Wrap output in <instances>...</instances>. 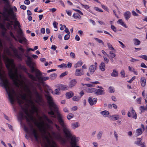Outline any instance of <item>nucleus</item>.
<instances>
[{"mask_svg": "<svg viewBox=\"0 0 147 147\" xmlns=\"http://www.w3.org/2000/svg\"><path fill=\"white\" fill-rule=\"evenodd\" d=\"M20 96H16L18 102L21 107L23 111H20L19 113L18 117L19 120L21 121L24 118L28 122L29 124L31 126V129L32 130V133L35 138V140L37 142H39L40 137L38 134L36 130L33 128L31 124V121L33 120V117L32 115L29 113L28 110L23 108L22 104L24 103V100H27V96L26 94H19Z\"/></svg>", "mask_w": 147, "mask_h": 147, "instance_id": "f257e3e1", "label": "nucleus"}, {"mask_svg": "<svg viewBox=\"0 0 147 147\" xmlns=\"http://www.w3.org/2000/svg\"><path fill=\"white\" fill-rule=\"evenodd\" d=\"M36 81L31 80L28 82V86H26L27 91L29 95L32 94V92L35 95L36 98V102L41 105H43L44 104V101L42 98V96L40 95L36 88L38 86V88L41 93L43 92V90L40 85V83H36Z\"/></svg>", "mask_w": 147, "mask_h": 147, "instance_id": "f03ea898", "label": "nucleus"}, {"mask_svg": "<svg viewBox=\"0 0 147 147\" xmlns=\"http://www.w3.org/2000/svg\"><path fill=\"white\" fill-rule=\"evenodd\" d=\"M22 47V46L21 45H20V47H18V50L20 51L19 52V54H18L17 49L15 48H12V50L13 52L14 55L18 60L21 61L22 60V55H24L27 58V60L26 61V64L30 68L31 70H32L33 72L34 71V68L35 67L36 64L32 61L33 59L30 57L28 52H27V50L26 53H24L25 50Z\"/></svg>", "mask_w": 147, "mask_h": 147, "instance_id": "7ed1b4c3", "label": "nucleus"}, {"mask_svg": "<svg viewBox=\"0 0 147 147\" xmlns=\"http://www.w3.org/2000/svg\"><path fill=\"white\" fill-rule=\"evenodd\" d=\"M6 66L9 70L8 74L10 78L13 80L15 85L17 87H19L20 84L17 81L18 80L16 78V76H17V70L15 73L13 72V69L15 67L14 60L7 58V59Z\"/></svg>", "mask_w": 147, "mask_h": 147, "instance_id": "20e7f679", "label": "nucleus"}, {"mask_svg": "<svg viewBox=\"0 0 147 147\" xmlns=\"http://www.w3.org/2000/svg\"><path fill=\"white\" fill-rule=\"evenodd\" d=\"M45 92L46 94H45V96L46 99L47 101L49 106L52 107L53 108V111H57L58 107L57 106L54 102L53 98L50 94L47 91H45Z\"/></svg>", "mask_w": 147, "mask_h": 147, "instance_id": "39448f33", "label": "nucleus"}, {"mask_svg": "<svg viewBox=\"0 0 147 147\" xmlns=\"http://www.w3.org/2000/svg\"><path fill=\"white\" fill-rule=\"evenodd\" d=\"M32 73H33L34 72L36 73L35 78L36 79V80L35 81H37L38 80V82L40 83H43L44 81H46L49 79V78L47 77H42V73L40 72V71L38 69L34 68V71L32 72V70H31Z\"/></svg>", "mask_w": 147, "mask_h": 147, "instance_id": "423d86ee", "label": "nucleus"}, {"mask_svg": "<svg viewBox=\"0 0 147 147\" xmlns=\"http://www.w3.org/2000/svg\"><path fill=\"white\" fill-rule=\"evenodd\" d=\"M47 126L50 131L51 132V134L55 136L57 139L61 141L62 144H65V140L62 137L61 135V134L60 132L61 130L60 131H59L57 130L58 131L55 132L53 131V128L50 125L47 124Z\"/></svg>", "mask_w": 147, "mask_h": 147, "instance_id": "0eeeda50", "label": "nucleus"}, {"mask_svg": "<svg viewBox=\"0 0 147 147\" xmlns=\"http://www.w3.org/2000/svg\"><path fill=\"white\" fill-rule=\"evenodd\" d=\"M69 139V142L71 147H80L77 145V143L78 141V138H77L75 136L72 135L71 137L68 138Z\"/></svg>", "mask_w": 147, "mask_h": 147, "instance_id": "6e6552de", "label": "nucleus"}, {"mask_svg": "<svg viewBox=\"0 0 147 147\" xmlns=\"http://www.w3.org/2000/svg\"><path fill=\"white\" fill-rule=\"evenodd\" d=\"M19 68L24 71L28 76V77L31 80H36V79L35 76L33 75L30 74L27 71V70L26 66L24 65H20L19 67Z\"/></svg>", "mask_w": 147, "mask_h": 147, "instance_id": "1a4fd4ad", "label": "nucleus"}, {"mask_svg": "<svg viewBox=\"0 0 147 147\" xmlns=\"http://www.w3.org/2000/svg\"><path fill=\"white\" fill-rule=\"evenodd\" d=\"M57 119L59 125L63 128L67 126L66 125L65 122L64 120L60 114L59 113L57 114Z\"/></svg>", "mask_w": 147, "mask_h": 147, "instance_id": "9d476101", "label": "nucleus"}, {"mask_svg": "<svg viewBox=\"0 0 147 147\" xmlns=\"http://www.w3.org/2000/svg\"><path fill=\"white\" fill-rule=\"evenodd\" d=\"M43 117L49 123L52 124L55 126L56 129L59 131H61V127L57 124L53 123L52 120L49 119L47 115H43Z\"/></svg>", "mask_w": 147, "mask_h": 147, "instance_id": "9b49d317", "label": "nucleus"}, {"mask_svg": "<svg viewBox=\"0 0 147 147\" xmlns=\"http://www.w3.org/2000/svg\"><path fill=\"white\" fill-rule=\"evenodd\" d=\"M63 129L64 134L67 138H68L72 135L70 130L67 126L63 128Z\"/></svg>", "mask_w": 147, "mask_h": 147, "instance_id": "f8f14e48", "label": "nucleus"}, {"mask_svg": "<svg viewBox=\"0 0 147 147\" xmlns=\"http://www.w3.org/2000/svg\"><path fill=\"white\" fill-rule=\"evenodd\" d=\"M84 74V71L80 69H76L74 73V75L76 76H80Z\"/></svg>", "mask_w": 147, "mask_h": 147, "instance_id": "ddd939ff", "label": "nucleus"}, {"mask_svg": "<svg viewBox=\"0 0 147 147\" xmlns=\"http://www.w3.org/2000/svg\"><path fill=\"white\" fill-rule=\"evenodd\" d=\"M97 99L96 98H94L92 99L91 97H89L88 99V102L91 106L94 105L96 102Z\"/></svg>", "mask_w": 147, "mask_h": 147, "instance_id": "4468645a", "label": "nucleus"}, {"mask_svg": "<svg viewBox=\"0 0 147 147\" xmlns=\"http://www.w3.org/2000/svg\"><path fill=\"white\" fill-rule=\"evenodd\" d=\"M50 111H49L48 113V114L51 115V117L55 118L56 117V115H55L54 112L52 110V108H53L52 107L49 106Z\"/></svg>", "mask_w": 147, "mask_h": 147, "instance_id": "2eb2a0df", "label": "nucleus"}, {"mask_svg": "<svg viewBox=\"0 0 147 147\" xmlns=\"http://www.w3.org/2000/svg\"><path fill=\"white\" fill-rule=\"evenodd\" d=\"M77 83V81L76 79H74L71 80L69 84V87L70 88H72Z\"/></svg>", "mask_w": 147, "mask_h": 147, "instance_id": "dca6fc26", "label": "nucleus"}, {"mask_svg": "<svg viewBox=\"0 0 147 147\" xmlns=\"http://www.w3.org/2000/svg\"><path fill=\"white\" fill-rule=\"evenodd\" d=\"M96 92H95V94L97 95H102L104 94H105V92L104 90L101 89H96Z\"/></svg>", "mask_w": 147, "mask_h": 147, "instance_id": "f3484780", "label": "nucleus"}, {"mask_svg": "<svg viewBox=\"0 0 147 147\" xmlns=\"http://www.w3.org/2000/svg\"><path fill=\"white\" fill-rule=\"evenodd\" d=\"M96 66L94 65H91L89 68V70L90 74H92L96 69Z\"/></svg>", "mask_w": 147, "mask_h": 147, "instance_id": "a211bd4d", "label": "nucleus"}, {"mask_svg": "<svg viewBox=\"0 0 147 147\" xmlns=\"http://www.w3.org/2000/svg\"><path fill=\"white\" fill-rule=\"evenodd\" d=\"M99 69L102 71H104L105 69V63L102 62L99 65Z\"/></svg>", "mask_w": 147, "mask_h": 147, "instance_id": "6ab92c4d", "label": "nucleus"}, {"mask_svg": "<svg viewBox=\"0 0 147 147\" xmlns=\"http://www.w3.org/2000/svg\"><path fill=\"white\" fill-rule=\"evenodd\" d=\"M131 13L129 11L126 12L124 14V16L126 20H128L130 17Z\"/></svg>", "mask_w": 147, "mask_h": 147, "instance_id": "aec40b11", "label": "nucleus"}, {"mask_svg": "<svg viewBox=\"0 0 147 147\" xmlns=\"http://www.w3.org/2000/svg\"><path fill=\"white\" fill-rule=\"evenodd\" d=\"M66 95L67 98H69L72 97L74 95V94L73 92L70 91L69 92H67L66 94Z\"/></svg>", "mask_w": 147, "mask_h": 147, "instance_id": "412c9836", "label": "nucleus"}, {"mask_svg": "<svg viewBox=\"0 0 147 147\" xmlns=\"http://www.w3.org/2000/svg\"><path fill=\"white\" fill-rule=\"evenodd\" d=\"M146 80L145 78L144 77H142L141 78V84L142 86L143 87H144L146 83Z\"/></svg>", "mask_w": 147, "mask_h": 147, "instance_id": "4be33fe9", "label": "nucleus"}, {"mask_svg": "<svg viewBox=\"0 0 147 147\" xmlns=\"http://www.w3.org/2000/svg\"><path fill=\"white\" fill-rule=\"evenodd\" d=\"M117 23L121 24L122 26L124 27L127 28V26H126L125 24L123 22V21L121 19L119 20L117 22Z\"/></svg>", "mask_w": 147, "mask_h": 147, "instance_id": "5701e85b", "label": "nucleus"}, {"mask_svg": "<svg viewBox=\"0 0 147 147\" xmlns=\"http://www.w3.org/2000/svg\"><path fill=\"white\" fill-rule=\"evenodd\" d=\"M131 112L132 114L133 118L136 119L137 117V115L136 113L135 112V110L133 109V108H132L131 110Z\"/></svg>", "mask_w": 147, "mask_h": 147, "instance_id": "b1692460", "label": "nucleus"}, {"mask_svg": "<svg viewBox=\"0 0 147 147\" xmlns=\"http://www.w3.org/2000/svg\"><path fill=\"white\" fill-rule=\"evenodd\" d=\"M83 64V62L81 61H78L77 63L74 65V67L75 68H77V67H79L82 65Z\"/></svg>", "mask_w": 147, "mask_h": 147, "instance_id": "393cba45", "label": "nucleus"}, {"mask_svg": "<svg viewBox=\"0 0 147 147\" xmlns=\"http://www.w3.org/2000/svg\"><path fill=\"white\" fill-rule=\"evenodd\" d=\"M18 41H19V42L21 43H22L23 42H24V43L26 44L27 40L25 37H22L21 39H20L19 40H18Z\"/></svg>", "mask_w": 147, "mask_h": 147, "instance_id": "a878e982", "label": "nucleus"}, {"mask_svg": "<svg viewBox=\"0 0 147 147\" xmlns=\"http://www.w3.org/2000/svg\"><path fill=\"white\" fill-rule=\"evenodd\" d=\"M118 74V72L115 69L113 70V72L111 74V76L114 77L117 76Z\"/></svg>", "mask_w": 147, "mask_h": 147, "instance_id": "bb28decb", "label": "nucleus"}, {"mask_svg": "<svg viewBox=\"0 0 147 147\" xmlns=\"http://www.w3.org/2000/svg\"><path fill=\"white\" fill-rule=\"evenodd\" d=\"M133 41L134 44L136 45H139L140 44V41L137 39L135 38L134 39Z\"/></svg>", "mask_w": 147, "mask_h": 147, "instance_id": "cd10ccee", "label": "nucleus"}, {"mask_svg": "<svg viewBox=\"0 0 147 147\" xmlns=\"http://www.w3.org/2000/svg\"><path fill=\"white\" fill-rule=\"evenodd\" d=\"M71 127L73 129H75L79 126V123L78 122H75L71 124Z\"/></svg>", "mask_w": 147, "mask_h": 147, "instance_id": "c85d7f7f", "label": "nucleus"}, {"mask_svg": "<svg viewBox=\"0 0 147 147\" xmlns=\"http://www.w3.org/2000/svg\"><path fill=\"white\" fill-rule=\"evenodd\" d=\"M73 16L74 18L76 19H80L81 18L80 15L77 13H74L73 15Z\"/></svg>", "mask_w": 147, "mask_h": 147, "instance_id": "c756f323", "label": "nucleus"}, {"mask_svg": "<svg viewBox=\"0 0 147 147\" xmlns=\"http://www.w3.org/2000/svg\"><path fill=\"white\" fill-rule=\"evenodd\" d=\"M96 90V89L92 88H90L87 90L88 92L92 93L95 92Z\"/></svg>", "mask_w": 147, "mask_h": 147, "instance_id": "7c9ffc66", "label": "nucleus"}, {"mask_svg": "<svg viewBox=\"0 0 147 147\" xmlns=\"http://www.w3.org/2000/svg\"><path fill=\"white\" fill-rule=\"evenodd\" d=\"M136 133L137 134L136 135L137 136H139L141 135L142 133V129H138L136 131Z\"/></svg>", "mask_w": 147, "mask_h": 147, "instance_id": "2f4dec72", "label": "nucleus"}, {"mask_svg": "<svg viewBox=\"0 0 147 147\" xmlns=\"http://www.w3.org/2000/svg\"><path fill=\"white\" fill-rule=\"evenodd\" d=\"M14 23V24H13V26H14V29H16V26H18L19 28H20V23L18 21H15Z\"/></svg>", "mask_w": 147, "mask_h": 147, "instance_id": "473e14b6", "label": "nucleus"}, {"mask_svg": "<svg viewBox=\"0 0 147 147\" xmlns=\"http://www.w3.org/2000/svg\"><path fill=\"white\" fill-rule=\"evenodd\" d=\"M61 88L59 87L57 89H56L55 90V94L57 95H59L60 94L59 91L61 90Z\"/></svg>", "mask_w": 147, "mask_h": 147, "instance_id": "72a5a7b5", "label": "nucleus"}, {"mask_svg": "<svg viewBox=\"0 0 147 147\" xmlns=\"http://www.w3.org/2000/svg\"><path fill=\"white\" fill-rule=\"evenodd\" d=\"M102 133L103 132L102 131H100L99 132L97 135V137L98 139L101 138L102 135Z\"/></svg>", "mask_w": 147, "mask_h": 147, "instance_id": "f704fd0d", "label": "nucleus"}, {"mask_svg": "<svg viewBox=\"0 0 147 147\" xmlns=\"http://www.w3.org/2000/svg\"><path fill=\"white\" fill-rule=\"evenodd\" d=\"M137 139L139 140L135 142V143L137 145H140V143H141L142 138H137Z\"/></svg>", "mask_w": 147, "mask_h": 147, "instance_id": "c9c22d12", "label": "nucleus"}, {"mask_svg": "<svg viewBox=\"0 0 147 147\" xmlns=\"http://www.w3.org/2000/svg\"><path fill=\"white\" fill-rule=\"evenodd\" d=\"M100 113L101 114L104 116L108 115L109 114V112L107 111H104L101 112Z\"/></svg>", "mask_w": 147, "mask_h": 147, "instance_id": "e433bc0d", "label": "nucleus"}, {"mask_svg": "<svg viewBox=\"0 0 147 147\" xmlns=\"http://www.w3.org/2000/svg\"><path fill=\"white\" fill-rule=\"evenodd\" d=\"M9 34L16 41H18V40L16 38V37L14 36L13 33L11 31L10 32Z\"/></svg>", "mask_w": 147, "mask_h": 147, "instance_id": "4c0bfd02", "label": "nucleus"}, {"mask_svg": "<svg viewBox=\"0 0 147 147\" xmlns=\"http://www.w3.org/2000/svg\"><path fill=\"white\" fill-rule=\"evenodd\" d=\"M107 44L109 49L112 50H115L113 47H112V45L110 43H108Z\"/></svg>", "mask_w": 147, "mask_h": 147, "instance_id": "58836bf2", "label": "nucleus"}, {"mask_svg": "<svg viewBox=\"0 0 147 147\" xmlns=\"http://www.w3.org/2000/svg\"><path fill=\"white\" fill-rule=\"evenodd\" d=\"M59 88H61V90H66L68 88L67 86H66L65 85H61L59 86Z\"/></svg>", "mask_w": 147, "mask_h": 147, "instance_id": "ea45409f", "label": "nucleus"}, {"mask_svg": "<svg viewBox=\"0 0 147 147\" xmlns=\"http://www.w3.org/2000/svg\"><path fill=\"white\" fill-rule=\"evenodd\" d=\"M74 115L72 113L69 114L67 116V118L68 120H69L73 118Z\"/></svg>", "mask_w": 147, "mask_h": 147, "instance_id": "a19ab883", "label": "nucleus"}, {"mask_svg": "<svg viewBox=\"0 0 147 147\" xmlns=\"http://www.w3.org/2000/svg\"><path fill=\"white\" fill-rule=\"evenodd\" d=\"M32 109L34 112H38V110L37 108L34 105L32 106Z\"/></svg>", "mask_w": 147, "mask_h": 147, "instance_id": "79ce46f5", "label": "nucleus"}, {"mask_svg": "<svg viewBox=\"0 0 147 147\" xmlns=\"http://www.w3.org/2000/svg\"><path fill=\"white\" fill-rule=\"evenodd\" d=\"M69 34H66L65 35L64 37V39L65 40H68L70 37V36Z\"/></svg>", "mask_w": 147, "mask_h": 147, "instance_id": "37998d69", "label": "nucleus"}, {"mask_svg": "<svg viewBox=\"0 0 147 147\" xmlns=\"http://www.w3.org/2000/svg\"><path fill=\"white\" fill-rule=\"evenodd\" d=\"M60 68H63V67H67V65L66 64L63 63L61 65H59L58 66Z\"/></svg>", "mask_w": 147, "mask_h": 147, "instance_id": "c03bdc74", "label": "nucleus"}, {"mask_svg": "<svg viewBox=\"0 0 147 147\" xmlns=\"http://www.w3.org/2000/svg\"><path fill=\"white\" fill-rule=\"evenodd\" d=\"M95 40L98 43H102V45H104V42H103V41L99 39H98L97 38H95Z\"/></svg>", "mask_w": 147, "mask_h": 147, "instance_id": "a18cd8bd", "label": "nucleus"}, {"mask_svg": "<svg viewBox=\"0 0 147 147\" xmlns=\"http://www.w3.org/2000/svg\"><path fill=\"white\" fill-rule=\"evenodd\" d=\"M139 57L144 59L145 60H147V56L146 55H143L140 56Z\"/></svg>", "mask_w": 147, "mask_h": 147, "instance_id": "49530a36", "label": "nucleus"}, {"mask_svg": "<svg viewBox=\"0 0 147 147\" xmlns=\"http://www.w3.org/2000/svg\"><path fill=\"white\" fill-rule=\"evenodd\" d=\"M73 99L74 101H78L79 100V98L77 96H75L73 98Z\"/></svg>", "mask_w": 147, "mask_h": 147, "instance_id": "de8ad7c7", "label": "nucleus"}, {"mask_svg": "<svg viewBox=\"0 0 147 147\" xmlns=\"http://www.w3.org/2000/svg\"><path fill=\"white\" fill-rule=\"evenodd\" d=\"M67 73L66 72L62 73L59 76L60 78H62L67 74Z\"/></svg>", "mask_w": 147, "mask_h": 147, "instance_id": "09e8293b", "label": "nucleus"}, {"mask_svg": "<svg viewBox=\"0 0 147 147\" xmlns=\"http://www.w3.org/2000/svg\"><path fill=\"white\" fill-rule=\"evenodd\" d=\"M111 28L115 32H116V31H117V30H116V28L113 25H111Z\"/></svg>", "mask_w": 147, "mask_h": 147, "instance_id": "8fccbe9b", "label": "nucleus"}, {"mask_svg": "<svg viewBox=\"0 0 147 147\" xmlns=\"http://www.w3.org/2000/svg\"><path fill=\"white\" fill-rule=\"evenodd\" d=\"M121 76L122 77H125V73L124 72V70H122L121 72Z\"/></svg>", "mask_w": 147, "mask_h": 147, "instance_id": "3c124183", "label": "nucleus"}, {"mask_svg": "<svg viewBox=\"0 0 147 147\" xmlns=\"http://www.w3.org/2000/svg\"><path fill=\"white\" fill-rule=\"evenodd\" d=\"M81 5L84 7V8L86 9H88L89 8V7L88 5H84L82 4H81Z\"/></svg>", "mask_w": 147, "mask_h": 147, "instance_id": "603ef678", "label": "nucleus"}, {"mask_svg": "<svg viewBox=\"0 0 147 147\" xmlns=\"http://www.w3.org/2000/svg\"><path fill=\"white\" fill-rule=\"evenodd\" d=\"M56 76L57 75L56 74L54 73L52 74L51 76V79L55 78H56Z\"/></svg>", "mask_w": 147, "mask_h": 147, "instance_id": "864d4df0", "label": "nucleus"}, {"mask_svg": "<svg viewBox=\"0 0 147 147\" xmlns=\"http://www.w3.org/2000/svg\"><path fill=\"white\" fill-rule=\"evenodd\" d=\"M97 11H98L100 12H103V11L101 9H100L98 7H95L94 8Z\"/></svg>", "mask_w": 147, "mask_h": 147, "instance_id": "5fc2aeb1", "label": "nucleus"}, {"mask_svg": "<svg viewBox=\"0 0 147 147\" xmlns=\"http://www.w3.org/2000/svg\"><path fill=\"white\" fill-rule=\"evenodd\" d=\"M109 92L110 93H113L114 92L113 89V87H110L109 88Z\"/></svg>", "mask_w": 147, "mask_h": 147, "instance_id": "6e6d98bb", "label": "nucleus"}, {"mask_svg": "<svg viewBox=\"0 0 147 147\" xmlns=\"http://www.w3.org/2000/svg\"><path fill=\"white\" fill-rule=\"evenodd\" d=\"M107 56L108 57H110L112 58H114L116 56L115 54V53H113L112 55H109L107 54Z\"/></svg>", "mask_w": 147, "mask_h": 147, "instance_id": "4d7b16f0", "label": "nucleus"}, {"mask_svg": "<svg viewBox=\"0 0 147 147\" xmlns=\"http://www.w3.org/2000/svg\"><path fill=\"white\" fill-rule=\"evenodd\" d=\"M141 66L142 67L144 68H146L147 67L146 66L145 64L143 63L141 64Z\"/></svg>", "mask_w": 147, "mask_h": 147, "instance_id": "13d9d810", "label": "nucleus"}, {"mask_svg": "<svg viewBox=\"0 0 147 147\" xmlns=\"http://www.w3.org/2000/svg\"><path fill=\"white\" fill-rule=\"evenodd\" d=\"M74 10L80 13L81 15H83V13L80 10L77 9H74Z\"/></svg>", "mask_w": 147, "mask_h": 147, "instance_id": "bf43d9fd", "label": "nucleus"}, {"mask_svg": "<svg viewBox=\"0 0 147 147\" xmlns=\"http://www.w3.org/2000/svg\"><path fill=\"white\" fill-rule=\"evenodd\" d=\"M104 57V61H105L107 63H109V59L105 57Z\"/></svg>", "mask_w": 147, "mask_h": 147, "instance_id": "052dcab7", "label": "nucleus"}, {"mask_svg": "<svg viewBox=\"0 0 147 147\" xmlns=\"http://www.w3.org/2000/svg\"><path fill=\"white\" fill-rule=\"evenodd\" d=\"M67 14L69 16H71V12L70 10H66Z\"/></svg>", "mask_w": 147, "mask_h": 147, "instance_id": "680f3d73", "label": "nucleus"}, {"mask_svg": "<svg viewBox=\"0 0 147 147\" xmlns=\"http://www.w3.org/2000/svg\"><path fill=\"white\" fill-rule=\"evenodd\" d=\"M64 31L67 34H70V32H69L68 28H66L64 30Z\"/></svg>", "mask_w": 147, "mask_h": 147, "instance_id": "e2e57ef3", "label": "nucleus"}, {"mask_svg": "<svg viewBox=\"0 0 147 147\" xmlns=\"http://www.w3.org/2000/svg\"><path fill=\"white\" fill-rule=\"evenodd\" d=\"M57 48V47L55 45H52L51 47V49L54 51L56 50Z\"/></svg>", "mask_w": 147, "mask_h": 147, "instance_id": "0e129e2a", "label": "nucleus"}, {"mask_svg": "<svg viewBox=\"0 0 147 147\" xmlns=\"http://www.w3.org/2000/svg\"><path fill=\"white\" fill-rule=\"evenodd\" d=\"M20 8L24 10L26 9V7L24 5H22L20 6Z\"/></svg>", "mask_w": 147, "mask_h": 147, "instance_id": "69168bd1", "label": "nucleus"}, {"mask_svg": "<svg viewBox=\"0 0 147 147\" xmlns=\"http://www.w3.org/2000/svg\"><path fill=\"white\" fill-rule=\"evenodd\" d=\"M70 56L73 58H75V54L74 53L71 52L70 53Z\"/></svg>", "mask_w": 147, "mask_h": 147, "instance_id": "338daca9", "label": "nucleus"}, {"mask_svg": "<svg viewBox=\"0 0 147 147\" xmlns=\"http://www.w3.org/2000/svg\"><path fill=\"white\" fill-rule=\"evenodd\" d=\"M75 39L77 41H79L80 40V37L78 35H76L75 37Z\"/></svg>", "mask_w": 147, "mask_h": 147, "instance_id": "774afa93", "label": "nucleus"}]
</instances>
